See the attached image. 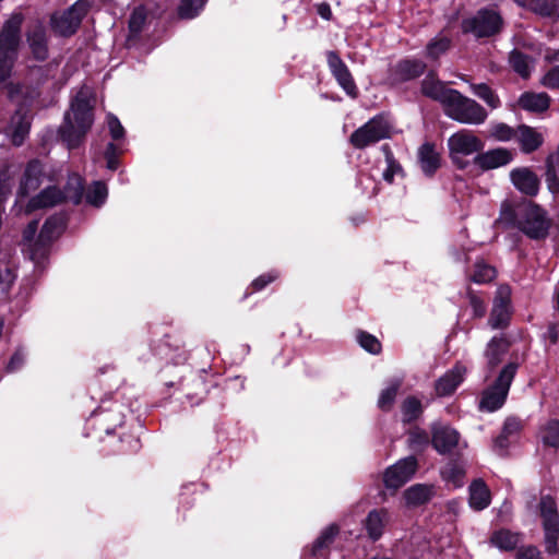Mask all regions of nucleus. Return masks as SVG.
Returning <instances> with one entry per match:
<instances>
[{"label":"nucleus","mask_w":559,"mask_h":559,"mask_svg":"<svg viewBox=\"0 0 559 559\" xmlns=\"http://www.w3.org/2000/svg\"><path fill=\"white\" fill-rule=\"evenodd\" d=\"M94 123V104L85 93L79 92L64 112L58 134L69 150L78 148Z\"/></svg>","instance_id":"obj_1"},{"label":"nucleus","mask_w":559,"mask_h":559,"mask_svg":"<svg viewBox=\"0 0 559 559\" xmlns=\"http://www.w3.org/2000/svg\"><path fill=\"white\" fill-rule=\"evenodd\" d=\"M503 215L511 226L531 240L545 241L550 235L552 219L548 212L534 201H527L516 209H509Z\"/></svg>","instance_id":"obj_2"},{"label":"nucleus","mask_w":559,"mask_h":559,"mask_svg":"<svg viewBox=\"0 0 559 559\" xmlns=\"http://www.w3.org/2000/svg\"><path fill=\"white\" fill-rule=\"evenodd\" d=\"M24 20L23 13L14 12L0 29V85L12 76L22 40Z\"/></svg>","instance_id":"obj_3"},{"label":"nucleus","mask_w":559,"mask_h":559,"mask_svg":"<svg viewBox=\"0 0 559 559\" xmlns=\"http://www.w3.org/2000/svg\"><path fill=\"white\" fill-rule=\"evenodd\" d=\"M447 145L449 158L455 169L472 173L474 163L466 156L479 154L485 148V141L472 130L462 129L448 139Z\"/></svg>","instance_id":"obj_4"},{"label":"nucleus","mask_w":559,"mask_h":559,"mask_svg":"<svg viewBox=\"0 0 559 559\" xmlns=\"http://www.w3.org/2000/svg\"><path fill=\"white\" fill-rule=\"evenodd\" d=\"M124 417V405L121 402L102 400L99 406L87 418L86 429L88 433L93 432L96 438L102 439V433L109 436L121 427Z\"/></svg>","instance_id":"obj_5"},{"label":"nucleus","mask_w":559,"mask_h":559,"mask_svg":"<svg viewBox=\"0 0 559 559\" xmlns=\"http://www.w3.org/2000/svg\"><path fill=\"white\" fill-rule=\"evenodd\" d=\"M93 5L94 0H76L62 12L52 13L49 21L51 31L62 38L74 36Z\"/></svg>","instance_id":"obj_6"},{"label":"nucleus","mask_w":559,"mask_h":559,"mask_svg":"<svg viewBox=\"0 0 559 559\" xmlns=\"http://www.w3.org/2000/svg\"><path fill=\"white\" fill-rule=\"evenodd\" d=\"M519 369L516 361H510L498 373L491 385L481 393L479 408L487 412L500 409L507 401L511 383Z\"/></svg>","instance_id":"obj_7"},{"label":"nucleus","mask_w":559,"mask_h":559,"mask_svg":"<svg viewBox=\"0 0 559 559\" xmlns=\"http://www.w3.org/2000/svg\"><path fill=\"white\" fill-rule=\"evenodd\" d=\"M443 111L454 121L465 124H481L488 117L487 110L475 99L464 96L460 91L448 99Z\"/></svg>","instance_id":"obj_8"},{"label":"nucleus","mask_w":559,"mask_h":559,"mask_svg":"<svg viewBox=\"0 0 559 559\" xmlns=\"http://www.w3.org/2000/svg\"><path fill=\"white\" fill-rule=\"evenodd\" d=\"M390 135V122L384 114H378L350 134L349 143L357 150H364Z\"/></svg>","instance_id":"obj_9"},{"label":"nucleus","mask_w":559,"mask_h":559,"mask_svg":"<svg viewBox=\"0 0 559 559\" xmlns=\"http://www.w3.org/2000/svg\"><path fill=\"white\" fill-rule=\"evenodd\" d=\"M427 69L423 59L406 56L388 67L385 80L391 87H401L421 78Z\"/></svg>","instance_id":"obj_10"},{"label":"nucleus","mask_w":559,"mask_h":559,"mask_svg":"<svg viewBox=\"0 0 559 559\" xmlns=\"http://www.w3.org/2000/svg\"><path fill=\"white\" fill-rule=\"evenodd\" d=\"M503 20L492 9H480L472 17L464 19L461 27L464 34H474L477 38L491 37L501 32Z\"/></svg>","instance_id":"obj_11"},{"label":"nucleus","mask_w":559,"mask_h":559,"mask_svg":"<svg viewBox=\"0 0 559 559\" xmlns=\"http://www.w3.org/2000/svg\"><path fill=\"white\" fill-rule=\"evenodd\" d=\"M512 290L508 284L500 285L495 294L488 323L495 330H504L512 318Z\"/></svg>","instance_id":"obj_12"},{"label":"nucleus","mask_w":559,"mask_h":559,"mask_svg":"<svg viewBox=\"0 0 559 559\" xmlns=\"http://www.w3.org/2000/svg\"><path fill=\"white\" fill-rule=\"evenodd\" d=\"M325 57L328 67L337 84L349 97L357 98L359 93L358 87L347 64L343 61L338 51L328 50L325 52Z\"/></svg>","instance_id":"obj_13"},{"label":"nucleus","mask_w":559,"mask_h":559,"mask_svg":"<svg viewBox=\"0 0 559 559\" xmlns=\"http://www.w3.org/2000/svg\"><path fill=\"white\" fill-rule=\"evenodd\" d=\"M417 468L418 461L414 455L401 459L385 469L383 483L389 489H399L414 476Z\"/></svg>","instance_id":"obj_14"},{"label":"nucleus","mask_w":559,"mask_h":559,"mask_svg":"<svg viewBox=\"0 0 559 559\" xmlns=\"http://www.w3.org/2000/svg\"><path fill=\"white\" fill-rule=\"evenodd\" d=\"M514 159V154L507 147H495L488 151H480L479 154L473 157L472 173H487L509 165Z\"/></svg>","instance_id":"obj_15"},{"label":"nucleus","mask_w":559,"mask_h":559,"mask_svg":"<svg viewBox=\"0 0 559 559\" xmlns=\"http://www.w3.org/2000/svg\"><path fill=\"white\" fill-rule=\"evenodd\" d=\"M341 532L336 523H332L324 527L314 542L305 547L301 559H329L331 546L335 542Z\"/></svg>","instance_id":"obj_16"},{"label":"nucleus","mask_w":559,"mask_h":559,"mask_svg":"<svg viewBox=\"0 0 559 559\" xmlns=\"http://www.w3.org/2000/svg\"><path fill=\"white\" fill-rule=\"evenodd\" d=\"M456 90L448 88L445 83L438 78L436 70L427 71L426 76L420 82V92L424 96L439 102L443 107L448 104V99L454 95Z\"/></svg>","instance_id":"obj_17"},{"label":"nucleus","mask_w":559,"mask_h":559,"mask_svg":"<svg viewBox=\"0 0 559 559\" xmlns=\"http://www.w3.org/2000/svg\"><path fill=\"white\" fill-rule=\"evenodd\" d=\"M510 180L514 188L530 198L539 192L540 180L530 167H516L510 171Z\"/></svg>","instance_id":"obj_18"},{"label":"nucleus","mask_w":559,"mask_h":559,"mask_svg":"<svg viewBox=\"0 0 559 559\" xmlns=\"http://www.w3.org/2000/svg\"><path fill=\"white\" fill-rule=\"evenodd\" d=\"M25 36L33 58L39 62L46 61L49 57L46 27L38 22L32 28L27 29Z\"/></svg>","instance_id":"obj_19"},{"label":"nucleus","mask_w":559,"mask_h":559,"mask_svg":"<svg viewBox=\"0 0 559 559\" xmlns=\"http://www.w3.org/2000/svg\"><path fill=\"white\" fill-rule=\"evenodd\" d=\"M44 178V166L41 162L37 158L31 159L24 169L22 175L20 186L17 189V195L20 198H25L29 195L31 192L37 190Z\"/></svg>","instance_id":"obj_20"},{"label":"nucleus","mask_w":559,"mask_h":559,"mask_svg":"<svg viewBox=\"0 0 559 559\" xmlns=\"http://www.w3.org/2000/svg\"><path fill=\"white\" fill-rule=\"evenodd\" d=\"M460 441V433L449 426L433 427L431 431V445L439 454H449Z\"/></svg>","instance_id":"obj_21"},{"label":"nucleus","mask_w":559,"mask_h":559,"mask_svg":"<svg viewBox=\"0 0 559 559\" xmlns=\"http://www.w3.org/2000/svg\"><path fill=\"white\" fill-rule=\"evenodd\" d=\"M466 368L456 364L452 369L448 370L435 383V391L438 396L452 395L464 380Z\"/></svg>","instance_id":"obj_22"},{"label":"nucleus","mask_w":559,"mask_h":559,"mask_svg":"<svg viewBox=\"0 0 559 559\" xmlns=\"http://www.w3.org/2000/svg\"><path fill=\"white\" fill-rule=\"evenodd\" d=\"M418 164L427 178H432L441 167V155L432 142L423 143L417 153Z\"/></svg>","instance_id":"obj_23"},{"label":"nucleus","mask_w":559,"mask_h":559,"mask_svg":"<svg viewBox=\"0 0 559 559\" xmlns=\"http://www.w3.org/2000/svg\"><path fill=\"white\" fill-rule=\"evenodd\" d=\"M515 140L523 154H532L538 151L544 144V136L534 127L525 123L518 126Z\"/></svg>","instance_id":"obj_24"},{"label":"nucleus","mask_w":559,"mask_h":559,"mask_svg":"<svg viewBox=\"0 0 559 559\" xmlns=\"http://www.w3.org/2000/svg\"><path fill=\"white\" fill-rule=\"evenodd\" d=\"M63 203V194L57 186H48L37 195L29 199L26 204V213H33L37 210L52 207Z\"/></svg>","instance_id":"obj_25"},{"label":"nucleus","mask_w":559,"mask_h":559,"mask_svg":"<svg viewBox=\"0 0 559 559\" xmlns=\"http://www.w3.org/2000/svg\"><path fill=\"white\" fill-rule=\"evenodd\" d=\"M511 342L503 335L493 336L488 342L485 357L487 359L488 372H493L496 368L502 362L504 355L509 352Z\"/></svg>","instance_id":"obj_26"},{"label":"nucleus","mask_w":559,"mask_h":559,"mask_svg":"<svg viewBox=\"0 0 559 559\" xmlns=\"http://www.w3.org/2000/svg\"><path fill=\"white\" fill-rule=\"evenodd\" d=\"M187 343L183 333L179 330L173 329L163 334V340L156 344L154 340H151L152 350L159 356L168 355L170 352L183 350Z\"/></svg>","instance_id":"obj_27"},{"label":"nucleus","mask_w":559,"mask_h":559,"mask_svg":"<svg viewBox=\"0 0 559 559\" xmlns=\"http://www.w3.org/2000/svg\"><path fill=\"white\" fill-rule=\"evenodd\" d=\"M521 7L542 16L558 20L559 0H515Z\"/></svg>","instance_id":"obj_28"},{"label":"nucleus","mask_w":559,"mask_h":559,"mask_svg":"<svg viewBox=\"0 0 559 559\" xmlns=\"http://www.w3.org/2000/svg\"><path fill=\"white\" fill-rule=\"evenodd\" d=\"M551 98L547 93L524 92L519 100V106L531 112L540 114L550 106Z\"/></svg>","instance_id":"obj_29"},{"label":"nucleus","mask_w":559,"mask_h":559,"mask_svg":"<svg viewBox=\"0 0 559 559\" xmlns=\"http://www.w3.org/2000/svg\"><path fill=\"white\" fill-rule=\"evenodd\" d=\"M388 512L385 509L371 510L364 521V527L372 542L379 540L384 531Z\"/></svg>","instance_id":"obj_30"},{"label":"nucleus","mask_w":559,"mask_h":559,"mask_svg":"<svg viewBox=\"0 0 559 559\" xmlns=\"http://www.w3.org/2000/svg\"><path fill=\"white\" fill-rule=\"evenodd\" d=\"M491 501V495L488 486L481 479H475L469 485V506L476 511L486 509Z\"/></svg>","instance_id":"obj_31"},{"label":"nucleus","mask_w":559,"mask_h":559,"mask_svg":"<svg viewBox=\"0 0 559 559\" xmlns=\"http://www.w3.org/2000/svg\"><path fill=\"white\" fill-rule=\"evenodd\" d=\"M433 495L432 486L415 484L408 487L403 496L407 507H420L428 503Z\"/></svg>","instance_id":"obj_32"},{"label":"nucleus","mask_w":559,"mask_h":559,"mask_svg":"<svg viewBox=\"0 0 559 559\" xmlns=\"http://www.w3.org/2000/svg\"><path fill=\"white\" fill-rule=\"evenodd\" d=\"M84 192V180L78 174H72L68 177L63 189H61V193L63 194V203L67 201L72 202L78 205L82 202Z\"/></svg>","instance_id":"obj_33"},{"label":"nucleus","mask_w":559,"mask_h":559,"mask_svg":"<svg viewBox=\"0 0 559 559\" xmlns=\"http://www.w3.org/2000/svg\"><path fill=\"white\" fill-rule=\"evenodd\" d=\"M64 227V221L61 216L52 215L48 217L37 237L35 242L36 246H46L50 245L55 239V234L57 230L62 229Z\"/></svg>","instance_id":"obj_34"},{"label":"nucleus","mask_w":559,"mask_h":559,"mask_svg":"<svg viewBox=\"0 0 559 559\" xmlns=\"http://www.w3.org/2000/svg\"><path fill=\"white\" fill-rule=\"evenodd\" d=\"M182 391L186 394L187 400L192 405H198L207 393V388L202 377L197 376L191 381L180 383Z\"/></svg>","instance_id":"obj_35"},{"label":"nucleus","mask_w":559,"mask_h":559,"mask_svg":"<svg viewBox=\"0 0 559 559\" xmlns=\"http://www.w3.org/2000/svg\"><path fill=\"white\" fill-rule=\"evenodd\" d=\"M518 127L513 128L506 122L491 121L487 129V138L497 142L515 140Z\"/></svg>","instance_id":"obj_36"},{"label":"nucleus","mask_w":559,"mask_h":559,"mask_svg":"<svg viewBox=\"0 0 559 559\" xmlns=\"http://www.w3.org/2000/svg\"><path fill=\"white\" fill-rule=\"evenodd\" d=\"M401 412L403 424L409 425L421 416L424 407L418 397L409 395L402 402Z\"/></svg>","instance_id":"obj_37"},{"label":"nucleus","mask_w":559,"mask_h":559,"mask_svg":"<svg viewBox=\"0 0 559 559\" xmlns=\"http://www.w3.org/2000/svg\"><path fill=\"white\" fill-rule=\"evenodd\" d=\"M540 440L545 448L559 449V419L551 418L539 428Z\"/></svg>","instance_id":"obj_38"},{"label":"nucleus","mask_w":559,"mask_h":559,"mask_svg":"<svg viewBox=\"0 0 559 559\" xmlns=\"http://www.w3.org/2000/svg\"><path fill=\"white\" fill-rule=\"evenodd\" d=\"M147 21V11L144 5L133 9L128 21L129 39L138 38L143 32Z\"/></svg>","instance_id":"obj_39"},{"label":"nucleus","mask_w":559,"mask_h":559,"mask_svg":"<svg viewBox=\"0 0 559 559\" xmlns=\"http://www.w3.org/2000/svg\"><path fill=\"white\" fill-rule=\"evenodd\" d=\"M31 131V121L24 115H19L12 120L11 142L14 146L24 144Z\"/></svg>","instance_id":"obj_40"},{"label":"nucleus","mask_w":559,"mask_h":559,"mask_svg":"<svg viewBox=\"0 0 559 559\" xmlns=\"http://www.w3.org/2000/svg\"><path fill=\"white\" fill-rule=\"evenodd\" d=\"M381 150L384 153L385 162L388 164L385 170L383 171V179L388 183H393L395 175H401L402 177L405 176L404 169L400 162L394 157V154L389 144H383Z\"/></svg>","instance_id":"obj_41"},{"label":"nucleus","mask_w":559,"mask_h":559,"mask_svg":"<svg viewBox=\"0 0 559 559\" xmlns=\"http://www.w3.org/2000/svg\"><path fill=\"white\" fill-rule=\"evenodd\" d=\"M490 542L492 545L504 551L514 550L519 543L518 534L509 530L501 528L491 535Z\"/></svg>","instance_id":"obj_42"},{"label":"nucleus","mask_w":559,"mask_h":559,"mask_svg":"<svg viewBox=\"0 0 559 559\" xmlns=\"http://www.w3.org/2000/svg\"><path fill=\"white\" fill-rule=\"evenodd\" d=\"M530 60L528 55L516 48L509 53L510 67L523 79H527L531 75Z\"/></svg>","instance_id":"obj_43"},{"label":"nucleus","mask_w":559,"mask_h":559,"mask_svg":"<svg viewBox=\"0 0 559 559\" xmlns=\"http://www.w3.org/2000/svg\"><path fill=\"white\" fill-rule=\"evenodd\" d=\"M539 512L544 525L559 524V513L554 498L550 496L542 497L539 501Z\"/></svg>","instance_id":"obj_44"},{"label":"nucleus","mask_w":559,"mask_h":559,"mask_svg":"<svg viewBox=\"0 0 559 559\" xmlns=\"http://www.w3.org/2000/svg\"><path fill=\"white\" fill-rule=\"evenodd\" d=\"M497 276V270L486 263L485 261H477L474 264L473 272L469 275V280L476 284H488L492 282Z\"/></svg>","instance_id":"obj_45"},{"label":"nucleus","mask_w":559,"mask_h":559,"mask_svg":"<svg viewBox=\"0 0 559 559\" xmlns=\"http://www.w3.org/2000/svg\"><path fill=\"white\" fill-rule=\"evenodd\" d=\"M117 442V449L112 453L119 455L138 453L142 447L140 438L131 433H122Z\"/></svg>","instance_id":"obj_46"},{"label":"nucleus","mask_w":559,"mask_h":559,"mask_svg":"<svg viewBox=\"0 0 559 559\" xmlns=\"http://www.w3.org/2000/svg\"><path fill=\"white\" fill-rule=\"evenodd\" d=\"M473 93L484 100L490 108L497 109L501 106V100L497 93L486 83L472 84Z\"/></svg>","instance_id":"obj_47"},{"label":"nucleus","mask_w":559,"mask_h":559,"mask_svg":"<svg viewBox=\"0 0 559 559\" xmlns=\"http://www.w3.org/2000/svg\"><path fill=\"white\" fill-rule=\"evenodd\" d=\"M451 47V40L448 37L432 38L425 48V56L430 60H438Z\"/></svg>","instance_id":"obj_48"},{"label":"nucleus","mask_w":559,"mask_h":559,"mask_svg":"<svg viewBox=\"0 0 559 559\" xmlns=\"http://www.w3.org/2000/svg\"><path fill=\"white\" fill-rule=\"evenodd\" d=\"M402 382L400 380H395L391 382V384L381 391L378 407L383 412H390L394 405L396 395L401 388Z\"/></svg>","instance_id":"obj_49"},{"label":"nucleus","mask_w":559,"mask_h":559,"mask_svg":"<svg viewBox=\"0 0 559 559\" xmlns=\"http://www.w3.org/2000/svg\"><path fill=\"white\" fill-rule=\"evenodd\" d=\"M108 189L105 182L94 181L86 193V202L93 206H102L107 199Z\"/></svg>","instance_id":"obj_50"},{"label":"nucleus","mask_w":559,"mask_h":559,"mask_svg":"<svg viewBox=\"0 0 559 559\" xmlns=\"http://www.w3.org/2000/svg\"><path fill=\"white\" fill-rule=\"evenodd\" d=\"M280 276V273L277 271H270L267 273H263L257 278H254L251 284L246 289L242 299L248 298L250 295L257 292L263 290L267 285L275 282Z\"/></svg>","instance_id":"obj_51"},{"label":"nucleus","mask_w":559,"mask_h":559,"mask_svg":"<svg viewBox=\"0 0 559 559\" xmlns=\"http://www.w3.org/2000/svg\"><path fill=\"white\" fill-rule=\"evenodd\" d=\"M206 0H181L178 5V16L182 20H191L198 16L205 5Z\"/></svg>","instance_id":"obj_52"},{"label":"nucleus","mask_w":559,"mask_h":559,"mask_svg":"<svg viewBox=\"0 0 559 559\" xmlns=\"http://www.w3.org/2000/svg\"><path fill=\"white\" fill-rule=\"evenodd\" d=\"M356 340L361 348L372 355H379L382 352L381 342L367 331L358 330Z\"/></svg>","instance_id":"obj_53"},{"label":"nucleus","mask_w":559,"mask_h":559,"mask_svg":"<svg viewBox=\"0 0 559 559\" xmlns=\"http://www.w3.org/2000/svg\"><path fill=\"white\" fill-rule=\"evenodd\" d=\"M466 298L468 299L469 306L473 311V319H481L487 313V305L481 297L480 293L467 287Z\"/></svg>","instance_id":"obj_54"},{"label":"nucleus","mask_w":559,"mask_h":559,"mask_svg":"<svg viewBox=\"0 0 559 559\" xmlns=\"http://www.w3.org/2000/svg\"><path fill=\"white\" fill-rule=\"evenodd\" d=\"M545 532V548L549 555H556L559 551V524L544 525Z\"/></svg>","instance_id":"obj_55"},{"label":"nucleus","mask_w":559,"mask_h":559,"mask_svg":"<svg viewBox=\"0 0 559 559\" xmlns=\"http://www.w3.org/2000/svg\"><path fill=\"white\" fill-rule=\"evenodd\" d=\"M122 154V150L114 142H109L106 145L104 157L106 159V166L109 170L115 171L119 167V156Z\"/></svg>","instance_id":"obj_56"},{"label":"nucleus","mask_w":559,"mask_h":559,"mask_svg":"<svg viewBox=\"0 0 559 559\" xmlns=\"http://www.w3.org/2000/svg\"><path fill=\"white\" fill-rule=\"evenodd\" d=\"M546 183L548 190L556 194L559 192V178L554 164L552 156H548L546 159Z\"/></svg>","instance_id":"obj_57"},{"label":"nucleus","mask_w":559,"mask_h":559,"mask_svg":"<svg viewBox=\"0 0 559 559\" xmlns=\"http://www.w3.org/2000/svg\"><path fill=\"white\" fill-rule=\"evenodd\" d=\"M464 474V468L455 461L449 462L441 471L442 478L453 483L461 480Z\"/></svg>","instance_id":"obj_58"},{"label":"nucleus","mask_w":559,"mask_h":559,"mask_svg":"<svg viewBox=\"0 0 559 559\" xmlns=\"http://www.w3.org/2000/svg\"><path fill=\"white\" fill-rule=\"evenodd\" d=\"M108 128L110 136L114 141H119L124 138L126 130L121 124L120 120L112 114H109L107 117Z\"/></svg>","instance_id":"obj_59"},{"label":"nucleus","mask_w":559,"mask_h":559,"mask_svg":"<svg viewBox=\"0 0 559 559\" xmlns=\"http://www.w3.org/2000/svg\"><path fill=\"white\" fill-rule=\"evenodd\" d=\"M543 85L550 90H559V66L550 68L543 78Z\"/></svg>","instance_id":"obj_60"},{"label":"nucleus","mask_w":559,"mask_h":559,"mask_svg":"<svg viewBox=\"0 0 559 559\" xmlns=\"http://www.w3.org/2000/svg\"><path fill=\"white\" fill-rule=\"evenodd\" d=\"M516 559H544L542 552L536 546L530 545L521 547L516 552Z\"/></svg>","instance_id":"obj_61"},{"label":"nucleus","mask_w":559,"mask_h":559,"mask_svg":"<svg viewBox=\"0 0 559 559\" xmlns=\"http://www.w3.org/2000/svg\"><path fill=\"white\" fill-rule=\"evenodd\" d=\"M411 443L414 445H418L420 448L426 447L431 443L429 440V436L425 430L417 429L409 435Z\"/></svg>","instance_id":"obj_62"},{"label":"nucleus","mask_w":559,"mask_h":559,"mask_svg":"<svg viewBox=\"0 0 559 559\" xmlns=\"http://www.w3.org/2000/svg\"><path fill=\"white\" fill-rule=\"evenodd\" d=\"M511 444V437L508 435H504L503 431H501L495 439H493V449L496 451H499L500 454L506 453Z\"/></svg>","instance_id":"obj_63"},{"label":"nucleus","mask_w":559,"mask_h":559,"mask_svg":"<svg viewBox=\"0 0 559 559\" xmlns=\"http://www.w3.org/2000/svg\"><path fill=\"white\" fill-rule=\"evenodd\" d=\"M545 338L549 341L550 345H556L559 342V323L550 322L544 334Z\"/></svg>","instance_id":"obj_64"}]
</instances>
